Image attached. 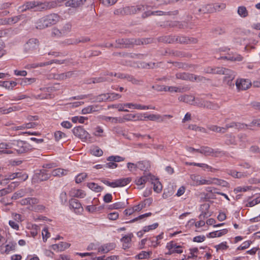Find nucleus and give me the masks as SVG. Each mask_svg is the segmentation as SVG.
I'll return each instance as SVG.
<instances>
[{
  "label": "nucleus",
  "instance_id": "1",
  "mask_svg": "<svg viewBox=\"0 0 260 260\" xmlns=\"http://www.w3.org/2000/svg\"><path fill=\"white\" fill-rule=\"evenodd\" d=\"M57 6L56 1L45 2L30 1L25 2L22 6H20L18 10L23 12L27 10H34V11H42L55 8Z\"/></svg>",
  "mask_w": 260,
  "mask_h": 260
},
{
  "label": "nucleus",
  "instance_id": "2",
  "mask_svg": "<svg viewBox=\"0 0 260 260\" xmlns=\"http://www.w3.org/2000/svg\"><path fill=\"white\" fill-rule=\"evenodd\" d=\"M60 17L56 14H51L39 19L36 22V27L37 29H43L52 25L55 24L59 21Z\"/></svg>",
  "mask_w": 260,
  "mask_h": 260
},
{
  "label": "nucleus",
  "instance_id": "3",
  "mask_svg": "<svg viewBox=\"0 0 260 260\" xmlns=\"http://www.w3.org/2000/svg\"><path fill=\"white\" fill-rule=\"evenodd\" d=\"M138 170L143 171L144 172V176L141 177L139 179H158L155 178L154 176L149 173L147 171L150 168V164L147 160H141L137 162Z\"/></svg>",
  "mask_w": 260,
  "mask_h": 260
},
{
  "label": "nucleus",
  "instance_id": "4",
  "mask_svg": "<svg viewBox=\"0 0 260 260\" xmlns=\"http://www.w3.org/2000/svg\"><path fill=\"white\" fill-rule=\"evenodd\" d=\"M14 146V149L18 153H23L29 151L30 150V145L23 141L14 140L12 143Z\"/></svg>",
  "mask_w": 260,
  "mask_h": 260
},
{
  "label": "nucleus",
  "instance_id": "5",
  "mask_svg": "<svg viewBox=\"0 0 260 260\" xmlns=\"http://www.w3.org/2000/svg\"><path fill=\"white\" fill-rule=\"evenodd\" d=\"M131 180H103V183L107 186L115 188L123 187L128 184Z\"/></svg>",
  "mask_w": 260,
  "mask_h": 260
},
{
  "label": "nucleus",
  "instance_id": "6",
  "mask_svg": "<svg viewBox=\"0 0 260 260\" xmlns=\"http://www.w3.org/2000/svg\"><path fill=\"white\" fill-rule=\"evenodd\" d=\"M116 47L119 48H123V47H128L130 45L133 44L140 45V41H138V42L134 39H119L116 41Z\"/></svg>",
  "mask_w": 260,
  "mask_h": 260
},
{
  "label": "nucleus",
  "instance_id": "7",
  "mask_svg": "<svg viewBox=\"0 0 260 260\" xmlns=\"http://www.w3.org/2000/svg\"><path fill=\"white\" fill-rule=\"evenodd\" d=\"M69 207L77 214H80L83 211V208L81 204L79 201L75 199H71L69 200Z\"/></svg>",
  "mask_w": 260,
  "mask_h": 260
},
{
  "label": "nucleus",
  "instance_id": "8",
  "mask_svg": "<svg viewBox=\"0 0 260 260\" xmlns=\"http://www.w3.org/2000/svg\"><path fill=\"white\" fill-rule=\"evenodd\" d=\"M39 45V41L36 38H31L25 44L24 49L25 52H30L37 49Z\"/></svg>",
  "mask_w": 260,
  "mask_h": 260
},
{
  "label": "nucleus",
  "instance_id": "9",
  "mask_svg": "<svg viewBox=\"0 0 260 260\" xmlns=\"http://www.w3.org/2000/svg\"><path fill=\"white\" fill-rule=\"evenodd\" d=\"M173 116L170 114H165L161 115L158 114H147L146 119H148L151 121H157L158 122H166L167 118H172Z\"/></svg>",
  "mask_w": 260,
  "mask_h": 260
},
{
  "label": "nucleus",
  "instance_id": "10",
  "mask_svg": "<svg viewBox=\"0 0 260 260\" xmlns=\"http://www.w3.org/2000/svg\"><path fill=\"white\" fill-rule=\"evenodd\" d=\"M74 135L81 139L87 140L90 138V135L82 126H77L73 128Z\"/></svg>",
  "mask_w": 260,
  "mask_h": 260
},
{
  "label": "nucleus",
  "instance_id": "11",
  "mask_svg": "<svg viewBox=\"0 0 260 260\" xmlns=\"http://www.w3.org/2000/svg\"><path fill=\"white\" fill-rule=\"evenodd\" d=\"M251 85L250 81L248 79H237L236 82V86L239 90H246Z\"/></svg>",
  "mask_w": 260,
  "mask_h": 260
},
{
  "label": "nucleus",
  "instance_id": "12",
  "mask_svg": "<svg viewBox=\"0 0 260 260\" xmlns=\"http://www.w3.org/2000/svg\"><path fill=\"white\" fill-rule=\"evenodd\" d=\"M197 152L204 154L205 156H216V154L219 153L217 150H214L213 148L208 146H202L199 150H197Z\"/></svg>",
  "mask_w": 260,
  "mask_h": 260
},
{
  "label": "nucleus",
  "instance_id": "13",
  "mask_svg": "<svg viewBox=\"0 0 260 260\" xmlns=\"http://www.w3.org/2000/svg\"><path fill=\"white\" fill-rule=\"evenodd\" d=\"M167 248L169 250V253H181L183 252V249L181 246L178 245L176 243L172 241L167 245Z\"/></svg>",
  "mask_w": 260,
  "mask_h": 260
},
{
  "label": "nucleus",
  "instance_id": "14",
  "mask_svg": "<svg viewBox=\"0 0 260 260\" xmlns=\"http://www.w3.org/2000/svg\"><path fill=\"white\" fill-rule=\"evenodd\" d=\"M224 75L223 82L230 87H233L234 83L233 82V80L235 78L234 73L232 70H230V72L225 73Z\"/></svg>",
  "mask_w": 260,
  "mask_h": 260
},
{
  "label": "nucleus",
  "instance_id": "15",
  "mask_svg": "<svg viewBox=\"0 0 260 260\" xmlns=\"http://www.w3.org/2000/svg\"><path fill=\"white\" fill-rule=\"evenodd\" d=\"M115 247L116 244L115 243L104 244L100 246L99 248V252H102V253H106L114 249Z\"/></svg>",
  "mask_w": 260,
  "mask_h": 260
},
{
  "label": "nucleus",
  "instance_id": "16",
  "mask_svg": "<svg viewBox=\"0 0 260 260\" xmlns=\"http://www.w3.org/2000/svg\"><path fill=\"white\" fill-rule=\"evenodd\" d=\"M71 196L78 198L82 199L86 196L85 192L79 189L72 188L70 191Z\"/></svg>",
  "mask_w": 260,
  "mask_h": 260
},
{
  "label": "nucleus",
  "instance_id": "17",
  "mask_svg": "<svg viewBox=\"0 0 260 260\" xmlns=\"http://www.w3.org/2000/svg\"><path fill=\"white\" fill-rule=\"evenodd\" d=\"M175 42L180 43H196L197 42V40L194 38H189L184 36H177L175 38Z\"/></svg>",
  "mask_w": 260,
  "mask_h": 260
},
{
  "label": "nucleus",
  "instance_id": "18",
  "mask_svg": "<svg viewBox=\"0 0 260 260\" xmlns=\"http://www.w3.org/2000/svg\"><path fill=\"white\" fill-rule=\"evenodd\" d=\"M86 0H69L66 3L67 7L78 8L82 6Z\"/></svg>",
  "mask_w": 260,
  "mask_h": 260
},
{
  "label": "nucleus",
  "instance_id": "19",
  "mask_svg": "<svg viewBox=\"0 0 260 260\" xmlns=\"http://www.w3.org/2000/svg\"><path fill=\"white\" fill-rule=\"evenodd\" d=\"M28 175L23 171H19L17 172L11 174L7 179H27Z\"/></svg>",
  "mask_w": 260,
  "mask_h": 260
},
{
  "label": "nucleus",
  "instance_id": "20",
  "mask_svg": "<svg viewBox=\"0 0 260 260\" xmlns=\"http://www.w3.org/2000/svg\"><path fill=\"white\" fill-rule=\"evenodd\" d=\"M133 237V234L129 233L125 235L121 239V241L123 242V247L124 249L128 248L130 247L129 245Z\"/></svg>",
  "mask_w": 260,
  "mask_h": 260
},
{
  "label": "nucleus",
  "instance_id": "21",
  "mask_svg": "<svg viewBox=\"0 0 260 260\" xmlns=\"http://www.w3.org/2000/svg\"><path fill=\"white\" fill-rule=\"evenodd\" d=\"M134 8H129L128 7H126L125 8H120L114 11V14L116 15H130L131 12H135L134 11Z\"/></svg>",
  "mask_w": 260,
  "mask_h": 260
},
{
  "label": "nucleus",
  "instance_id": "22",
  "mask_svg": "<svg viewBox=\"0 0 260 260\" xmlns=\"http://www.w3.org/2000/svg\"><path fill=\"white\" fill-rule=\"evenodd\" d=\"M211 10H208L210 12H213L214 11H220L224 9L226 7V5L224 3H215L213 5H209L208 6Z\"/></svg>",
  "mask_w": 260,
  "mask_h": 260
},
{
  "label": "nucleus",
  "instance_id": "23",
  "mask_svg": "<svg viewBox=\"0 0 260 260\" xmlns=\"http://www.w3.org/2000/svg\"><path fill=\"white\" fill-rule=\"evenodd\" d=\"M225 138V143L228 145H236L237 144V141L235 136L232 134H227L224 136Z\"/></svg>",
  "mask_w": 260,
  "mask_h": 260
},
{
  "label": "nucleus",
  "instance_id": "24",
  "mask_svg": "<svg viewBox=\"0 0 260 260\" xmlns=\"http://www.w3.org/2000/svg\"><path fill=\"white\" fill-rule=\"evenodd\" d=\"M24 18V16L23 15H19L18 16H14L11 18H9L7 19L4 20V22H3V24H15L18 22L20 20L23 19Z\"/></svg>",
  "mask_w": 260,
  "mask_h": 260
},
{
  "label": "nucleus",
  "instance_id": "25",
  "mask_svg": "<svg viewBox=\"0 0 260 260\" xmlns=\"http://www.w3.org/2000/svg\"><path fill=\"white\" fill-rule=\"evenodd\" d=\"M68 171L61 168L54 169L52 171L51 175L53 177H61L67 174Z\"/></svg>",
  "mask_w": 260,
  "mask_h": 260
},
{
  "label": "nucleus",
  "instance_id": "26",
  "mask_svg": "<svg viewBox=\"0 0 260 260\" xmlns=\"http://www.w3.org/2000/svg\"><path fill=\"white\" fill-rule=\"evenodd\" d=\"M99 202L98 199L94 198L92 201L93 204L87 206L85 208L87 211L89 213H93L97 211L96 205Z\"/></svg>",
  "mask_w": 260,
  "mask_h": 260
},
{
  "label": "nucleus",
  "instance_id": "27",
  "mask_svg": "<svg viewBox=\"0 0 260 260\" xmlns=\"http://www.w3.org/2000/svg\"><path fill=\"white\" fill-rule=\"evenodd\" d=\"M176 76L177 78L183 80H189L190 81H193V78H196L194 74L185 73H177Z\"/></svg>",
  "mask_w": 260,
  "mask_h": 260
},
{
  "label": "nucleus",
  "instance_id": "28",
  "mask_svg": "<svg viewBox=\"0 0 260 260\" xmlns=\"http://www.w3.org/2000/svg\"><path fill=\"white\" fill-rule=\"evenodd\" d=\"M98 106L96 105H90L82 110V114H87L98 111Z\"/></svg>",
  "mask_w": 260,
  "mask_h": 260
},
{
  "label": "nucleus",
  "instance_id": "29",
  "mask_svg": "<svg viewBox=\"0 0 260 260\" xmlns=\"http://www.w3.org/2000/svg\"><path fill=\"white\" fill-rule=\"evenodd\" d=\"M225 126L226 129H228L230 128L236 127L238 129L245 128L248 126L247 124L241 123L231 122L229 124H226Z\"/></svg>",
  "mask_w": 260,
  "mask_h": 260
},
{
  "label": "nucleus",
  "instance_id": "30",
  "mask_svg": "<svg viewBox=\"0 0 260 260\" xmlns=\"http://www.w3.org/2000/svg\"><path fill=\"white\" fill-rule=\"evenodd\" d=\"M151 184L153 185V190L157 193L160 192L162 188L161 183L158 181L159 180H152Z\"/></svg>",
  "mask_w": 260,
  "mask_h": 260
},
{
  "label": "nucleus",
  "instance_id": "31",
  "mask_svg": "<svg viewBox=\"0 0 260 260\" xmlns=\"http://www.w3.org/2000/svg\"><path fill=\"white\" fill-rule=\"evenodd\" d=\"M219 105L216 103H214L211 101H206V104L204 108L216 110L219 108Z\"/></svg>",
  "mask_w": 260,
  "mask_h": 260
},
{
  "label": "nucleus",
  "instance_id": "32",
  "mask_svg": "<svg viewBox=\"0 0 260 260\" xmlns=\"http://www.w3.org/2000/svg\"><path fill=\"white\" fill-rule=\"evenodd\" d=\"M238 14L242 18H245L248 16V12L245 6H239L237 10Z\"/></svg>",
  "mask_w": 260,
  "mask_h": 260
},
{
  "label": "nucleus",
  "instance_id": "33",
  "mask_svg": "<svg viewBox=\"0 0 260 260\" xmlns=\"http://www.w3.org/2000/svg\"><path fill=\"white\" fill-rule=\"evenodd\" d=\"M207 213L205 212H203L200 215H199V218L200 219V220L199 221H197L195 222V226L197 228L202 227L205 224V222L204 220H202V219H204L207 217Z\"/></svg>",
  "mask_w": 260,
  "mask_h": 260
},
{
  "label": "nucleus",
  "instance_id": "34",
  "mask_svg": "<svg viewBox=\"0 0 260 260\" xmlns=\"http://www.w3.org/2000/svg\"><path fill=\"white\" fill-rule=\"evenodd\" d=\"M226 59L231 61H242L243 59V57L240 55H237L236 56H221L220 58H218V59Z\"/></svg>",
  "mask_w": 260,
  "mask_h": 260
},
{
  "label": "nucleus",
  "instance_id": "35",
  "mask_svg": "<svg viewBox=\"0 0 260 260\" xmlns=\"http://www.w3.org/2000/svg\"><path fill=\"white\" fill-rule=\"evenodd\" d=\"M206 100L199 98H196L194 100L193 103H191V105L197 106L200 108H204L205 105L206 104Z\"/></svg>",
  "mask_w": 260,
  "mask_h": 260
},
{
  "label": "nucleus",
  "instance_id": "36",
  "mask_svg": "<svg viewBox=\"0 0 260 260\" xmlns=\"http://www.w3.org/2000/svg\"><path fill=\"white\" fill-rule=\"evenodd\" d=\"M190 184L192 185H201L211 183V180H191Z\"/></svg>",
  "mask_w": 260,
  "mask_h": 260
},
{
  "label": "nucleus",
  "instance_id": "37",
  "mask_svg": "<svg viewBox=\"0 0 260 260\" xmlns=\"http://www.w3.org/2000/svg\"><path fill=\"white\" fill-rule=\"evenodd\" d=\"M87 185L89 188L96 192H101L103 189L101 186L93 182L88 183Z\"/></svg>",
  "mask_w": 260,
  "mask_h": 260
},
{
  "label": "nucleus",
  "instance_id": "38",
  "mask_svg": "<svg viewBox=\"0 0 260 260\" xmlns=\"http://www.w3.org/2000/svg\"><path fill=\"white\" fill-rule=\"evenodd\" d=\"M228 72H230V69L223 67H215L213 69V74H214L224 75Z\"/></svg>",
  "mask_w": 260,
  "mask_h": 260
},
{
  "label": "nucleus",
  "instance_id": "39",
  "mask_svg": "<svg viewBox=\"0 0 260 260\" xmlns=\"http://www.w3.org/2000/svg\"><path fill=\"white\" fill-rule=\"evenodd\" d=\"M91 153L96 156H101L103 155L102 150L98 146H93L90 149Z\"/></svg>",
  "mask_w": 260,
  "mask_h": 260
},
{
  "label": "nucleus",
  "instance_id": "40",
  "mask_svg": "<svg viewBox=\"0 0 260 260\" xmlns=\"http://www.w3.org/2000/svg\"><path fill=\"white\" fill-rule=\"evenodd\" d=\"M127 168L128 170L134 174H136L138 170L137 163L128 162L127 163Z\"/></svg>",
  "mask_w": 260,
  "mask_h": 260
},
{
  "label": "nucleus",
  "instance_id": "41",
  "mask_svg": "<svg viewBox=\"0 0 260 260\" xmlns=\"http://www.w3.org/2000/svg\"><path fill=\"white\" fill-rule=\"evenodd\" d=\"M190 253L187 256V259L193 258L196 259L198 257L199 250L198 248H192L189 249Z\"/></svg>",
  "mask_w": 260,
  "mask_h": 260
},
{
  "label": "nucleus",
  "instance_id": "42",
  "mask_svg": "<svg viewBox=\"0 0 260 260\" xmlns=\"http://www.w3.org/2000/svg\"><path fill=\"white\" fill-rule=\"evenodd\" d=\"M26 191L25 189H20L14 193L12 197L13 200H16L25 196Z\"/></svg>",
  "mask_w": 260,
  "mask_h": 260
},
{
  "label": "nucleus",
  "instance_id": "43",
  "mask_svg": "<svg viewBox=\"0 0 260 260\" xmlns=\"http://www.w3.org/2000/svg\"><path fill=\"white\" fill-rule=\"evenodd\" d=\"M51 36L53 37H55V38H58L63 37L64 35L63 34H62V31L61 29L59 30V29H58L56 27H54V28H53L52 29Z\"/></svg>",
  "mask_w": 260,
  "mask_h": 260
},
{
  "label": "nucleus",
  "instance_id": "44",
  "mask_svg": "<svg viewBox=\"0 0 260 260\" xmlns=\"http://www.w3.org/2000/svg\"><path fill=\"white\" fill-rule=\"evenodd\" d=\"M109 95L108 93H104L96 96L94 101L96 102H102L108 100Z\"/></svg>",
  "mask_w": 260,
  "mask_h": 260
},
{
  "label": "nucleus",
  "instance_id": "45",
  "mask_svg": "<svg viewBox=\"0 0 260 260\" xmlns=\"http://www.w3.org/2000/svg\"><path fill=\"white\" fill-rule=\"evenodd\" d=\"M193 166L201 167L204 171L212 172L213 170H214V169L212 168L211 166H210L206 164L194 162V164H193Z\"/></svg>",
  "mask_w": 260,
  "mask_h": 260
},
{
  "label": "nucleus",
  "instance_id": "46",
  "mask_svg": "<svg viewBox=\"0 0 260 260\" xmlns=\"http://www.w3.org/2000/svg\"><path fill=\"white\" fill-rule=\"evenodd\" d=\"M72 26V24L70 23H67L63 26L61 30L62 31V34H63L64 36L71 31Z\"/></svg>",
  "mask_w": 260,
  "mask_h": 260
},
{
  "label": "nucleus",
  "instance_id": "47",
  "mask_svg": "<svg viewBox=\"0 0 260 260\" xmlns=\"http://www.w3.org/2000/svg\"><path fill=\"white\" fill-rule=\"evenodd\" d=\"M252 189V186H238L234 189V191L235 193H238L240 192H245L249 190Z\"/></svg>",
  "mask_w": 260,
  "mask_h": 260
},
{
  "label": "nucleus",
  "instance_id": "48",
  "mask_svg": "<svg viewBox=\"0 0 260 260\" xmlns=\"http://www.w3.org/2000/svg\"><path fill=\"white\" fill-rule=\"evenodd\" d=\"M52 63V61H47L45 62H40V63H33L29 64L30 67L31 68H37L38 67H42L44 66H46L49 64H51Z\"/></svg>",
  "mask_w": 260,
  "mask_h": 260
},
{
  "label": "nucleus",
  "instance_id": "49",
  "mask_svg": "<svg viewBox=\"0 0 260 260\" xmlns=\"http://www.w3.org/2000/svg\"><path fill=\"white\" fill-rule=\"evenodd\" d=\"M17 83L14 81H5L4 87L9 90H12L16 86Z\"/></svg>",
  "mask_w": 260,
  "mask_h": 260
},
{
  "label": "nucleus",
  "instance_id": "50",
  "mask_svg": "<svg viewBox=\"0 0 260 260\" xmlns=\"http://www.w3.org/2000/svg\"><path fill=\"white\" fill-rule=\"evenodd\" d=\"M152 252L151 251L147 252L143 251L141 252L139 254L137 255L136 257L138 259L147 258L149 257L150 254Z\"/></svg>",
  "mask_w": 260,
  "mask_h": 260
},
{
  "label": "nucleus",
  "instance_id": "51",
  "mask_svg": "<svg viewBox=\"0 0 260 260\" xmlns=\"http://www.w3.org/2000/svg\"><path fill=\"white\" fill-rule=\"evenodd\" d=\"M128 7L129 8H134V11L135 10V12H131L130 14H135L137 12L144 11L146 9V7L143 5H137L136 6H131V7Z\"/></svg>",
  "mask_w": 260,
  "mask_h": 260
},
{
  "label": "nucleus",
  "instance_id": "52",
  "mask_svg": "<svg viewBox=\"0 0 260 260\" xmlns=\"http://www.w3.org/2000/svg\"><path fill=\"white\" fill-rule=\"evenodd\" d=\"M103 120L106 121H110L112 123H116L117 122L121 123L123 122V120H118L117 117H112L110 116H104L103 118Z\"/></svg>",
  "mask_w": 260,
  "mask_h": 260
},
{
  "label": "nucleus",
  "instance_id": "53",
  "mask_svg": "<svg viewBox=\"0 0 260 260\" xmlns=\"http://www.w3.org/2000/svg\"><path fill=\"white\" fill-rule=\"evenodd\" d=\"M125 207V204L123 202H117L110 205V209H119Z\"/></svg>",
  "mask_w": 260,
  "mask_h": 260
},
{
  "label": "nucleus",
  "instance_id": "54",
  "mask_svg": "<svg viewBox=\"0 0 260 260\" xmlns=\"http://www.w3.org/2000/svg\"><path fill=\"white\" fill-rule=\"evenodd\" d=\"M228 246L227 245L226 242H223L218 245H215L214 247L216 248V251L224 250L228 249Z\"/></svg>",
  "mask_w": 260,
  "mask_h": 260
},
{
  "label": "nucleus",
  "instance_id": "55",
  "mask_svg": "<svg viewBox=\"0 0 260 260\" xmlns=\"http://www.w3.org/2000/svg\"><path fill=\"white\" fill-rule=\"evenodd\" d=\"M124 158L119 156H110L107 158V160L114 162L122 161Z\"/></svg>",
  "mask_w": 260,
  "mask_h": 260
},
{
  "label": "nucleus",
  "instance_id": "56",
  "mask_svg": "<svg viewBox=\"0 0 260 260\" xmlns=\"http://www.w3.org/2000/svg\"><path fill=\"white\" fill-rule=\"evenodd\" d=\"M125 79H126L127 81L131 82L133 84H138L140 83V81L139 80L136 79L133 76L127 74L126 75Z\"/></svg>",
  "mask_w": 260,
  "mask_h": 260
},
{
  "label": "nucleus",
  "instance_id": "57",
  "mask_svg": "<svg viewBox=\"0 0 260 260\" xmlns=\"http://www.w3.org/2000/svg\"><path fill=\"white\" fill-rule=\"evenodd\" d=\"M158 226V223H154L152 224L145 226L143 227L144 231L146 232H148L151 230H153L156 229Z\"/></svg>",
  "mask_w": 260,
  "mask_h": 260
},
{
  "label": "nucleus",
  "instance_id": "58",
  "mask_svg": "<svg viewBox=\"0 0 260 260\" xmlns=\"http://www.w3.org/2000/svg\"><path fill=\"white\" fill-rule=\"evenodd\" d=\"M259 203H260V196L256 198L255 199H254L251 201H248V202L246 204V206L251 207H253V206L257 205V204H258Z\"/></svg>",
  "mask_w": 260,
  "mask_h": 260
},
{
  "label": "nucleus",
  "instance_id": "59",
  "mask_svg": "<svg viewBox=\"0 0 260 260\" xmlns=\"http://www.w3.org/2000/svg\"><path fill=\"white\" fill-rule=\"evenodd\" d=\"M104 133L103 129L100 126H97L94 129V132L93 134L96 137H103V134Z\"/></svg>",
  "mask_w": 260,
  "mask_h": 260
},
{
  "label": "nucleus",
  "instance_id": "60",
  "mask_svg": "<svg viewBox=\"0 0 260 260\" xmlns=\"http://www.w3.org/2000/svg\"><path fill=\"white\" fill-rule=\"evenodd\" d=\"M195 98L193 97L191 95H186L183 96L181 100H183L184 102L188 103L191 104V103H193L194 102Z\"/></svg>",
  "mask_w": 260,
  "mask_h": 260
},
{
  "label": "nucleus",
  "instance_id": "61",
  "mask_svg": "<svg viewBox=\"0 0 260 260\" xmlns=\"http://www.w3.org/2000/svg\"><path fill=\"white\" fill-rule=\"evenodd\" d=\"M60 200L62 205H66L68 201V197L67 193L64 191L61 192L60 194Z\"/></svg>",
  "mask_w": 260,
  "mask_h": 260
},
{
  "label": "nucleus",
  "instance_id": "62",
  "mask_svg": "<svg viewBox=\"0 0 260 260\" xmlns=\"http://www.w3.org/2000/svg\"><path fill=\"white\" fill-rule=\"evenodd\" d=\"M148 246L150 247H152L153 248H156L158 245H159L160 243V242H157V240H156L154 238L148 239Z\"/></svg>",
  "mask_w": 260,
  "mask_h": 260
},
{
  "label": "nucleus",
  "instance_id": "63",
  "mask_svg": "<svg viewBox=\"0 0 260 260\" xmlns=\"http://www.w3.org/2000/svg\"><path fill=\"white\" fill-rule=\"evenodd\" d=\"M251 243L252 242L251 241H246L237 248V250H244L245 249H247L250 246Z\"/></svg>",
  "mask_w": 260,
  "mask_h": 260
},
{
  "label": "nucleus",
  "instance_id": "64",
  "mask_svg": "<svg viewBox=\"0 0 260 260\" xmlns=\"http://www.w3.org/2000/svg\"><path fill=\"white\" fill-rule=\"evenodd\" d=\"M108 94L109 96L108 98V100L110 101L118 99L121 97L120 94L114 92L108 93Z\"/></svg>",
  "mask_w": 260,
  "mask_h": 260
}]
</instances>
